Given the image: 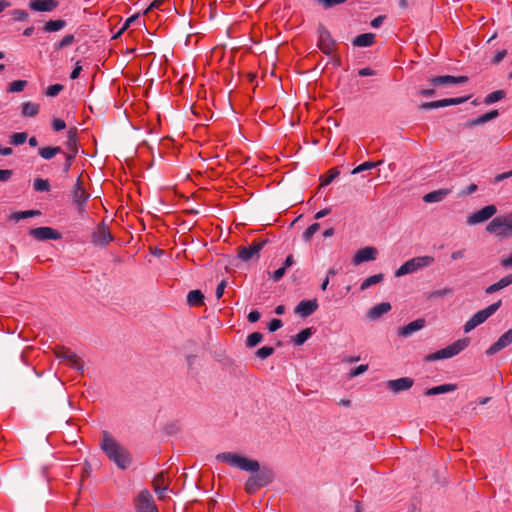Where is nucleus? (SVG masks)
Wrapping results in <instances>:
<instances>
[{"mask_svg": "<svg viewBox=\"0 0 512 512\" xmlns=\"http://www.w3.org/2000/svg\"><path fill=\"white\" fill-rule=\"evenodd\" d=\"M217 461L227 463L243 471L251 472L244 484V490L247 494L253 495L259 489L268 486L275 479V473L269 466H260L255 459H250L233 452H223L216 456Z\"/></svg>", "mask_w": 512, "mask_h": 512, "instance_id": "obj_1", "label": "nucleus"}, {"mask_svg": "<svg viewBox=\"0 0 512 512\" xmlns=\"http://www.w3.org/2000/svg\"><path fill=\"white\" fill-rule=\"evenodd\" d=\"M101 449L118 468L127 469L131 462L130 453L109 432H102Z\"/></svg>", "mask_w": 512, "mask_h": 512, "instance_id": "obj_2", "label": "nucleus"}, {"mask_svg": "<svg viewBox=\"0 0 512 512\" xmlns=\"http://www.w3.org/2000/svg\"><path fill=\"white\" fill-rule=\"evenodd\" d=\"M469 343H470V339L468 337L459 339L443 349H440L434 353L428 354L425 357V360L428 362H431V361L452 358V357L458 355L461 351H463L469 345Z\"/></svg>", "mask_w": 512, "mask_h": 512, "instance_id": "obj_3", "label": "nucleus"}, {"mask_svg": "<svg viewBox=\"0 0 512 512\" xmlns=\"http://www.w3.org/2000/svg\"><path fill=\"white\" fill-rule=\"evenodd\" d=\"M486 231L499 237H508L512 235V213L496 216L486 226Z\"/></svg>", "mask_w": 512, "mask_h": 512, "instance_id": "obj_4", "label": "nucleus"}, {"mask_svg": "<svg viewBox=\"0 0 512 512\" xmlns=\"http://www.w3.org/2000/svg\"><path fill=\"white\" fill-rule=\"evenodd\" d=\"M435 259L433 256H418L414 257L404 264H402L395 272L396 277H401L406 274L414 273L422 268L430 266L434 263Z\"/></svg>", "mask_w": 512, "mask_h": 512, "instance_id": "obj_5", "label": "nucleus"}, {"mask_svg": "<svg viewBox=\"0 0 512 512\" xmlns=\"http://www.w3.org/2000/svg\"><path fill=\"white\" fill-rule=\"evenodd\" d=\"M73 204L75 205L78 213L83 215L86 211V205L89 200L90 194L84 186L82 174L76 180V183L71 191Z\"/></svg>", "mask_w": 512, "mask_h": 512, "instance_id": "obj_6", "label": "nucleus"}, {"mask_svg": "<svg viewBox=\"0 0 512 512\" xmlns=\"http://www.w3.org/2000/svg\"><path fill=\"white\" fill-rule=\"evenodd\" d=\"M501 300L489 305L487 308L475 313L464 325L466 333L472 331L474 328L484 323L490 316H492L501 306Z\"/></svg>", "mask_w": 512, "mask_h": 512, "instance_id": "obj_7", "label": "nucleus"}, {"mask_svg": "<svg viewBox=\"0 0 512 512\" xmlns=\"http://www.w3.org/2000/svg\"><path fill=\"white\" fill-rule=\"evenodd\" d=\"M266 239H255L249 246L238 247V258L244 262L252 260L254 257H258L260 251L267 244Z\"/></svg>", "mask_w": 512, "mask_h": 512, "instance_id": "obj_8", "label": "nucleus"}, {"mask_svg": "<svg viewBox=\"0 0 512 512\" xmlns=\"http://www.w3.org/2000/svg\"><path fill=\"white\" fill-rule=\"evenodd\" d=\"M114 241V236L104 220L97 225L91 235V243L95 246L105 247Z\"/></svg>", "mask_w": 512, "mask_h": 512, "instance_id": "obj_9", "label": "nucleus"}, {"mask_svg": "<svg viewBox=\"0 0 512 512\" xmlns=\"http://www.w3.org/2000/svg\"><path fill=\"white\" fill-rule=\"evenodd\" d=\"M318 47L326 55H332L336 49V41L332 38L328 29L320 24L318 26Z\"/></svg>", "mask_w": 512, "mask_h": 512, "instance_id": "obj_10", "label": "nucleus"}, {"mask_svg": "<svg viewBox=\"0 0 512 512\" xmlns=\"http://www.w3.org/2000/svg\"><path fill=\"white\" fill-rule=\"evenodd\" d=\"M54 353L57 358L66 360L71 368L76 369L78 371L83 370V361L70 348H67L65 346H57L54 349Z\"/></svg>", "mask_w": 512, "mask_h": 512, "instance_id": "obj_11", "label": "nucleus"}, {"mask_svg": "<svg viewBox=\"0 0 512 512\" xmlns=\"http://www.w3.org/2000/svg\"><path fill=\"white\" fill-rule=\"evenodd\" d=\"M137 512H159L153 497L148 490H142L135 499Z\"/></svg>", "mask_w": 512, "mask_h": 512, "instance_id": "obj_12", "label": "nucleus"}, {"mask_svg": "<svg viewBox=\"0 0 512 512\" xmlns=\"http://www.w3.org/2000/svg\"><path fill=\"white\" fill-rule=\"evenodd\" d=\"M497 213V207L493 204L487 205L483 207L482 209L471 213L467 217V224L468 225H476L482 222L487 221L491 217H493Z\"/></svg>", "mask_w": 512, "mask_h": 512, "instance_id": "obj_13", "label": "nucleus"}, {"mask_svg": "<svg viewBox=\"0 0 512 512\" xmlns=\"http://www.w3.org/2000/svg\"><path fill=\"white\" fill-rule=\"evenodd\" d=\"M29 235L38 241L59 240L62 238L60 232L51 227H37L29 231Z\"/></svg>", "mask_w": 512, "mask_h": 512, "instance_id": "obj_14", "label": "nucleus"}, {"mask_svg": "<svg viewBox=\"0 0 512 512\" xmlns=\"http://www.w3.org/2000/svg\"><path fill=\"white\" fill-rule=\"evenodd\" d=\"M468 97H458V98H447V99H441L431 102H424L422 103L419 108L421 110H431V109H437L442 107H447L451 105H458L461 103H464L467 101Z\"/></svg>", "mask_w": 512, "mask_h": 512, "instance_id": "obj_15", "label": "nucleus"}, {"mask_svg": "<svg viewBox=\"0 0 512 512\" xmlns=\"http://www.w3.org/2000/svg\"><path fill=\"white\" fill-rule=\"evenodd\" d=\"M319 304L317 299L302 300L294 309V313L301 318H307L318 310Z\"/></svg>", "mask_w": 512, "mask_h": 512, "instance_id": "obj_16", "label": "nucleus"}, {"mask_svg": "<svg viewBox=\"0 0 512 512\" xmlns=\"http://www.w3.org/2000/svg\"><path fill=\"white\" fill-rule=\"evenodd\" d=\"M378 255V250L375 247L368 246L359 249L353 257L352 263L359 265L363 262L373 261Z\"/></svg>", "mask_w": 512, "mask_h": 512, "instance_id": "obj_17", "label": "nucleus"}, {"mask_svg": "<svg viewBox=\"0 0 512 512\" xmlns=\"http://www.w3.org/2000/svg\"><path fill=\"white\" fill-rule=\"evenodd\" d=\"M414 384V380L410 377H402L398 379L389 380L386 382V387L393 393H400L410 389Z\"/></svg>", "mask_w": 512, "mask_h": 512, "instance_id": "obj_18", "label": "nucleus"}, {"mask_svg": "<svg viewBox=\"0 0 512 512\" xmlns=\"http://www.w3.org/2000/svg\"><path fill=\"white\" fill-rule=\"evenodd\" d=\"M468 78L466 76H451V75H443V76H434L430 79V83L433 86H448V85H457L467 82Z\"/></svg>", "mask_w": 512, "mask_h": 512, "instance_id": "obj_19", "label": "nucleus"}, {"mask_svg": "<svg viewBox=\"0 0 512 512\" xmlns=\"http://www.w3.org/2000/svg\"><path fill=\"white\" fill-rule=\"evenodd\" d=\"M512 343V328L502 334L487 350V355H494Z\"/></svg>", "mask_w": 512, "mask_h": 512, "instance_id": "obj_20", "label": "nucleus"}, {"mask_svg": "<svg viewBox=\"0 0 512 512\" xmlns=\"http://www.w3.org/2000/svg\"><path fill=\"white\" fill-rule=\"evenodd\" d=\"M57 0H30L29 8L37 12H51L58 7Z\"/></svg>", "mask_w": 512, "mask_h": 512, "instance_id": "obj_21", "label": "nucleus"}, {"mask_svg": "<svg viewBox=\"0 0 512 512\" xmlns=\"http://www.w3.org/2000/svg\"><path fill=\"white\" fill-rule=\"evenodd\" d=\"M426 321L424 318L416 319L415 321L410 322L409 324L400 327L398 329V335L402 337H410L413 333L421 330L425 327Z\"/></svg>", "mask_w": 512, "mask_h": 512, "instance_id": "obj_22", "label": "nucleus"}, {"mask_svg": "<svg viewBox=\"0 0 512 512\" xmlns=\"http://www.w3.org/2000/svg\"><path fill=\"white\" fill-rule=\"evenodd\" d=\"M498 115V110H492L488 113L478 116L477 118L469 119L468 121H466L465 127L473 128L475 126L482 125L488 121L495 119Z\"/></svg>", "mask_w": 512, "mask_h": 512, "instance_id": "obj_23", "label": "nucleus"}, {"mask_svg": "<svg viewBox=\"0 0 512 512\" xmlns=\"http://www.w3.org/2000/svg\"><path fill=\"white\" fill-rule=\"evenodd\" d=\"M391 305L388 302H382L375 306H373L368 312L367 317L370 320H377L384 314L388 313L391 310Z\"/></svg>", "mask_w": 512, "mask_h": 512, "instance_id": "obj_24", "label": "nucleus"}, {"mask_svg": "<svg viewBox=\"0 0 512 512\" xmlns=\"http://www.w3.org/2000/svg\"><path fill=\"white\" fill-rule=\"evenodd\" d=\"M153 489L158 494L159 499H163V493L168 489L167 479L163 472L159 473L153 479Z\"/></svg>", "mask_w": 512, "mask_h": 512, "instance_id": "obj_25", "label": "nucleus"}, {"mask_svg": "<svg viewBox=\"0 0 512 512\" xmlns=\"http://www.w3.org/2000/svg\"><path fill=\"white\" fill-rule=\"evenodd\" d=\"M457 385L456 384H443L440 386H435L432 388H428L424 391L425 396H434L438 394H444L448 392H452L456 390Z\"/></svg>", "mask_w": 512, "mask_h": 512, "instance_id": "obj_26", "label": "nucleus"}, {"mask_svg": "<svg viewBox=\"0 0 512 512\" xmlns=\"http://www.w3.org/2000/svg\"><path fill=\"white\" fill-rule=\"evenodd\" d=\"M204 294L200 290H192L187 295V304L190 307H200L204 305Z\"/></svg>", "mask_w": 512, "mask_h": 512, "instance_id": "obj_27", "label": "nucleus"}, {"mask_svg": "<svg viewBox=\"0 0 512 512\" xmlns=\"http://www.w3.org/2000/svg\"><path fill=\"white\" fill-rule=\"evenodd\" d=\"M450 193L449 189H439L424 195L423 200L426 203H435L442 201Z\"/></svg>", "mask_w": 512, "mask_h": 512, "instance_id": "obj_28", "label": "nucleus"}, {"mask_svg": "<svg viewBox=\"0 0 512 512\" xmlns=\"http://www.w3.org/2000/svg\"><path fill=\"white\" fill-rule=\"evenodd\" d=\"M375 35L373 33H364L356 36L352 44L357 47H369L374 43Z\"/></svg>", "mask_w": 512, "mask_h": 512, "instance_id": "obj_29", "label": "nucleus"}, {"mask_svg": "<svg viewBox=\"0 0 512 512\" xmlns=\"http://www.w3.org/2000/svg\"><path fill=\"white\" fill-rule=\"evenodd\" d=\"M63 153V150L59 146H47L40 148L38 154L45 160H50L54 158L57 154Z\"/></svg>", "mask_w": 512, "mask_h": 512, "instance_id": "obj_30", "label": "nucleus"}, {"mask_svg": "<svg viewBox=\"0 0 512 512\" xmlns=\"http://www.w3.org/2000/svg\"><path fill=\"white\" fill-rule=\"evenodd\" d=\"M66 24V21L63 19L49 20L45 23L42 29L44 32L52 33L63 29Z\"/></svg>", "mask_w": 512, "mask_h": 512, "instance_id": "obj_31", "label": "nucleus"}, {"mask_svg": "<svg viewBox=\"0 0 512 512\" xmlns=\"http://www.w3.org/2000/svg\"><path fill=\"white\" fill-rule=\"evenodd\" d=\"M39 113V104L33 102H24L22 104V115L25 117H34Z\"/></svg>", "mask_w": 512, "mask_h": 512, "instance_id": "obj_32", "label": "nucleus"}, {"mask_svg": "<svg viewBox=\"0 0 512 512\" xmlns=\"http://www.w3.org/2000/svg\"><path fill=\"white\" fill-rule=\"evenodd\" d=\"M40 214H41V212L39 210L17 211L10 215V219L15 220V221H20L22 219L39 216Z\"/></svg>", "mask_w": 512, "mask_h": 512, "instance_id": "obj_33", "label": "nucleus"}, {"mask_svg": "<svg viewBox=\"0 0 512 512\" xmlns=\"http://www.w3.org/2000/svg\"><path fill=\"white\" fill-rule=\"evenodd\" d=\"M311 335H312V329L306 328V329H303L298 334H296L293 337L292 341L296 346H300V345H303L311 337Z\"/></svg>", "mask_w": 512, "mask_h": 512, "instance_id": "obj_34", "label": "nucleus"}, {"mask_svg": "<svg viewBox=\"0 0 512 512\" xmlns=\"http://www.w3.org/2000/svg\"><path fill=\"white\" fill-rule=\"evenodd\" d=\"M384 278V275L382 273L369 276L366 278L360 285V290H366L367 288L371 287L372 285L380 283Z\"/></svg>", "mask_w": 512, "mask_h": 512, "instance_id": "obj_35", "label": "nucleus"}, {"mask_svg": "<svg viewBox=\"0 0 512 512\" xmlns=\"http://www.w3.org/2000/svg\"><path fill=\"white\" fill-rule=\"evenodd\" d=\"M507 286H509V283H508V281L506 279V276H504L503 278H501L496 283L486 287L485 293L486 294H493L495 292L500 291L501 289H504Z\"/></svg>", "mask_w": 512, "mask_h": 512, "instance_id": "obj_36", "label": "nucleus"}, {"mask_svg": "<svg viewBox=\"0 0 512 512\" xmlns=\"http://www.w3.org/2000/svg\"><path fill=\"white\" fill-rule=\"evenodd\" d=\"M77 134H78V131H77L76 127H73V128L69 129V131H68V139H67V142H66V145H67V148H68L69 151H72L74 149H78L77 148Z\"/></svg>", "mask_w": 512, "mask_h": 512, "instance_id": "obj_37", "label": "nucleus"}, {"mask_svg": "<svg viewBox=\"0 0 512 512\" xmlns=\"http://www.w3.org/2000/svg\"><path fill=\"white\" fill-rule=\"evenodd\" d=\"M506 96V92L504 90H496L490 94H488L485 99H484V103L487 104V105H490L492 103H495L497 101H500L502 99H504Z\"/></svg>", "mask_w": 512, "mask_h": 512, "instance_id": "obj_38", "label": "nucleus"}, {"mask_svg": "<svg viewBox=\"0 0 512 512\" xmlns=\"http://www.w3.org/2000/svg\"><path fill=\"white\" fill-rule=\"evenodd\" d=\"M340 172L337 168H331L327 171V173L322 177L321 186L329 185L335 178L339 176Z\"/></svg>", "mask_w": 512, "mask_h": 512, "instance_id": "obj_39", "label": "nucleus"}, {"mask_svg": "<svg viewBox=\"0 0 512 512\" xmlns=\"http://www.w3.org/2000/svg\"><path fill=\"white\" fill-rule=\"evenodd\" d=\"M27 137H28V135L26 132L13 133L10 136V144H12L14 146L22 145L26 142Z\"/></svg>", "mask_w": 512, "mask_h": 512, "instance_id": "obj_40", "label": "nucleus"}, {"mask_svg": "<svg viewBox=\"0 0 512 512\" xmlns=\"http://www.w3.org/2000/svg\"><path fill=\"white\" fill-rule=\"evenodd\" d=\"M382 163H383L382 160L377 161V162H372V161L364 162V163L360 164L359 166H357L356 168H354L352 171V174H357V173H360L365 170H370L372 168L377 167L378 165H380Z\"/></svg>", "mask_w": 512, "mask_h": 512, "instance_id": "obj_41", "label": "nucleus"}, {"mask_svg": "<svg viewBox=\"0 0 512 512\" xmlns=\"http://www.w3.org/2000/svg\"><path fill=\"white\" fill-rule=\"evenodd\" d=\"M263 339V335L260 332H253L250 335H248L246 340V345L249 348H253L257 346Z\"/></svg>", "mask_w": 512, "mask_h": 512, "instance_id": "obj_42", "label": "nucleus"}, {"mask_svg": "<svg viewBox=\"0 0 512 512\" xmlns=\"http://www.w3.org/2000/svg\"><path fill=\"white\" fill-rule=\"evenodd\" d=\"M320 229V224L319 223H313L312 225H310L303 233V239L306 241V242H309L312 237L314 236V234L316 232H318Z\"/></svg>", "mask_w": 512, "mask_h": 512, "instance_id": "obj_43", "label": "nucleus"}, {"mask_svg": "<svg viewBox=\"0 0 512 512\" xmlns=\"http://www.w3.org/2000/svg\"><path fill=\"white\" fill-rule=\"evenodd\" d=\"M75 41L73 34H67L65 35L61 41L55 44L54 48L55 50H61L69 45H71Z\"/></svg>", "mask_w": 512, "mask_h": 512, "instance_id": "obj_44", "label": "nucleus"}, {"mask_svg": "<svg viewBox=\"0 0 512 512\" xmlns=\"http://www.w3.org/2000/svg\"><path fill=\"white\" fill-rule=\"evenodd\" d=\"M33 186L38 192H46L50 189L49 181L41 178L35 179Z\"/></svg>", "mask_w": 512, "mask_h": 512, "instance_id": "obj_45", "label": "nucleus"}, {"mask_svg": "<svg viewBox=\"0 0 512 512\" xmlns=\"http://www.w3.org/2000/svg\"><path fill=\"white\" fill-rule=\"evenodd\" d=\"M10 15L14 21H19V22L26 21L29 17V14L27 13V11L22 10V9L13 10L10 12Z\"/></svg>", "mask_w": 512, "mask_h": 512, "instance_id": "obj_46", "label": "nucleus"}, {"mask_svg": "<svg viewBox=\"0 0 512 512\" xmlns=\"http://www.w3.org/2000/svg\"><path fill=\"white\" fill-rule=\"evenodd\" d=\"M27 85V81L25 80H15L9 84L8 91L9 92H21Z\"/></svg>", "mask_w": 512, "mask_h": 512, "instance_id": "obj_47", "label": "nucleus"}, {"mask_svg": "<svg viewBox=\"0 0 512 512\" xmlns=\"http://www.w3.org/2000/svg\"><path fill=\"white\" fill-rule=\"evenodd\" d=\"M274 348L270 346H264L256 351V356L260 359H266L274 353Z\"/></svg>", "mask_w": 512, "mask_h": 512, "instance_id": "obj_48", "label": "nucleus"}, {"mask_svg": "<svg viewBox=\"0 0 512 512\" xmlns=\"http://www.w3.org/2000/svg\"><path fill=\"white\" fill-rule=\"evenodd\" d=\"M64 89V86L62 84H53L50 85L47 89L45 94L50 97L57 96L62 90Z\"/></svg>", "mask_w": 512, "mask_h": 512, "instance_id": "obj_49", "label": "nucleus"}, {"mask_svg": "<svg viewBox=\"0 0 512 512\" xmlns=\"http://www.w3.org/2000/svg\"><path fill=\"white\" fill-rule=\"evenodd\" d=\"M346 1L347 0H316V2L323 6L325 9H329L336 5L343 4Z\"/></svg>", "mask_w": 512, "mask_h": 512, "instance_id": "obj_50", "label": "nucleus"}, {"mask_svg": "<svg viewBox=\"0 0 512 512\" xmlns=\"http://www.w3.org/2000/svg\"><path fill=\"white\" fill-rule=\"evenodd\" d=\"M368 370V365L366 364H362V365H359L358 367L352 369L350 371V377L353 378V377H356L364 372H366Z\"/></svg>", "mask_w": 512, "mask_h": 512, "instance_id": "obj_51", "label": "nucleus"}, {"mask_svg": "<svg viewBox=\"0 0 512 512\" xmlns=\"http://www.w3.org/2000/svg\"><path fill=\"white\" fill-rule=\"evenodd\" d=\"M283 326V323L280 319H273L268 324V329L270 332H275Z\"/></svg>", "mask_w": 512, "mask_h": 512, "instance_id": "obj_52", "label": "nucleus"}, {"mask_svg": "<svg viewBox=\"0 0 512 512\" xmlns=\"http://www.w3.org/2000/svg\"><path fill=\"white\" fill-rule=\"evenodd\" d=\"M168 0H154L150 6L145 10L144 14H148L153 9H160L161 6L166 3Z\"/></svg>", "mask_w": 512, "mask_h": 512, "instance_id": "obj_53", "label": "nucleus"}, {"mask_svg": "<svg viewBox=\"0 0 512 512\" xmlns=\"http://www.w3.org/2000/svg\"><path fill=\"white\" fill-rule=\"evenodd\" d=\"M286 269L285 267H280L279 269L275 270L272 274V279L275 282H278L282 279V277L285 275Z\"/></svg>", "mask_w": 512, "mask_h": 512, "instance_id": "obj_54", "label": "nucleus"}, {"mask_svg": "<svg viewBox=\"0 0 512 512\" xmlns=\"http://www.w3.org/2000/svg\"><path fill=\"white\" fill-rule=\"evenodd\" d=\"M52 127L55 131H61L66 128V123L59 118H55L52 122Z\"/></svg>", "mask_w": 512, "mask_h": 512, "instance_id": "obj_55", "label": "nucleus"}, {"mask_svg": "<svg viewBox=\"0 0 512 512\" xmlns=\"http://www.w3.org/2000/svg\"><path fill=\"white\" fill-rule=\"evenodd\" d=\"M506 55H507V51L505 49L498 51L494 55V57L492 59V63L499 64L505 58Z\"/></svg>", "mask_w": 512, "mask_h": 512, "instance_id": "obj_56", "label": "nucleus"}, {"mask_svg": "<svg viewBox=\"0 0 512 512\" xmlns=\"http://www.w3.org/2000/svg\"><path fill=\"white\" fill-rule=\"evenodd\" d=\"M226 286H227V283H226V281H225V280H222V281L218 284V286H217V288H216V292H215V295H216V298H217V299H220V298L223 296V294H224V290H225Z\"/></svg>", "mask_w": 512, "mask_h": 512, "instance_id": "obj_57", "label": "nucleus"}, {"mask_svg": "<svg viewBox=\"0 0 512 512\" xmlns=\"http://www.w3.org/2000/svg\"><path fill=\"white\" fill-rule=\"evenodd\" d=\"M13 175V171L9 169L0 170V181L6 182L8 181Z\"/></svg>", "mask_w": 512, "mask_h": 512, "instance_id": "obj_58", "label": "nucleus"}, {"mask_svg": "<svg viewBox=\"0 0 512 512\" xmlns=\"http://www.w3.org/2000/svg\"><path fill=\"white\" fill-rule=\"evenodd\" d=\"M77 153H78V149H74L72 151H69L68 153H64L63 152V154L65 156V162H68V163L72 164L74 159H75V157H76V155H77Z\"/></svg>", "mask_w": 512, "mask_h": 512, "instance_id": "obj_59", "label": "nucleus"}, {"mask_svg": "<svg viewBox=\"0 0 512 512\" xmlns=\"http://www.w3.org/2000/svg\"><path fill=\"white\" fill-rule=\"evenodd\" d=\"M510 177H512V170L496 175L495 178H494V182L495 183H499V182H501V181H503L505 179H508Z\"/></svg>", "mask_w": 512, "mask_h": 512, "instance_id": "obj_60", "label": "nucleus"}, {"mask_svg": "<svg viewBox=\"0 0 512 512\" xmlns=\"http://www.w3.org/2000/svg\"><path fill=\"white\" fill-rule=\"evenodd\" d=\"M248 321L251 323H255L260 319V313L257 310H253L248 314Z\"/></svg>", "mask_w": 512, "mask_h": 512, "instance_id": "obj_61", "label": "nucleus"}, {"mask_svg": "<svg viewBox=\"0 0 512 512\" xmlns=\"http://www.w3.org/2000/svg\"><path fill=\"white\" fill-rule=\"evenodd\" d=\"M451 293H452V289L451 288H444V289H441V290L434 291L432 293V296H434V297H442V296H445V295H448V294H451Z\"/></svg>", "mask_w": 512, "mask_h": 512, "instance_id": "obj_62", "label": "nucleus"}, {"mask_svg": "<svg viewBox=\"0 0 512 512\" xmlns=\"http://www.w3.org/2000/svg\"><path fill=\"white\" fill-rule=\"evenodd\" d=\"M81 70H82V66L79 63H76L73 71L70 74V78L72 80L77 79L79 77V75H80Z\"/></svg>", "mask_w": 512, "mask_h": 512, "instance_id": "obj_63", "label": "nucleus"}, {"mask_svg": "<svg viewBox=\"0 0 512 512\" xmlns=\"http://www.w3.org/2000/svg\"><path fill=\"white\" fill-rule=\"evenodd\" d=\"M501 266L504 268H511L512 267V253L509 257L504 258L501 260Z\"/></svg>", "mask_w": 512, "mask_h": 512, "instance_id": "obj_64", "label": "nucleus"}]
</instances>
